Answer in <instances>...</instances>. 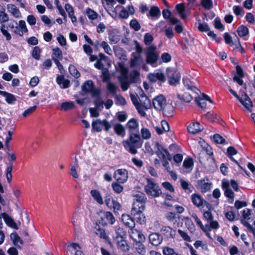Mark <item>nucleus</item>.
Returning a JSON list of instances; mask_svg holds the SVG:
<instances>
[{
    "label": "nucleus",
    "mask_w": 255,
    "mask_h": 255,
    "mask_svg": "<svg viewBox=\"0 0 255 255\" xmlns=\"http://www.w3.org/2000/svg\"><path fill=\"white\" fill-rule=\"evenodd\" d=\"M117 116L118 120L120 122H125L127 118L128 115L125 112H119L117 113Z\"/></svg>",
    "instance_id": "obj_62"
},
{
    "label": "nucleus",
    "mask_w": 255,
    "mask_h": 255,
    "mask_svg": "<svg viewBox=\"0 0 255 255\" xmlns=\"http://www.w3.org/2000/svg\"><path fill=\"white\" fill-rule=\"evenodd\" d=\"M122 220L124 224L130 229H132L135 227V222L134 220L128 214H123Z\"/></svg>",
    "instance_id": "obj_17"
},
{
    "label": "nucleus",
    "mask_w": 255,
    "mask_h": 255,
    "mask_svg": "<svg viewBox=\"0 0 255 255\" xmlns=\"http://www.w3.org/2000/svg\"><path fill=\"white\" fill-rule=\"evenodd\" d=\"M198 29L202 32H207L209 31L210 28L206 23L199 22L198 26Z\"/></svg>",
    "instance_id": "obj_64"
},
{
    "label": "nucleus",
    "mask_w": 255,
    "mask_h": 255,
    "mask_svg": "<svg viewBox=\"0 0 255 255\" xmlns=\"http://www.w3.org/2000/svg\"><path fill=\"white\" fill-rule=\"evenodd\" d=\"M56 81L62 88L66 89L69 87V81L67 79H65L62 75H58L57 77Z\"/></svg>",
    "instance_id": "obj_29"
},
{
    "label": "nucleus",
    "mask_w": 255,
    "mask_h": 255,
    "mask_svg": "<svg viewBox=\"0 0 255 255\" xmlns=\"http://www.w3.org/2000/svg\"><path fill=\"white\" fill-rule=\"evenodd\" d=\"M115 133L122 137L126 135V129L125 127L120 123H116L113 126Z\"/></svg>",
    "instance_id": "obj_23"
},
{
    "label": "nucleus",
    "mask_w": 255,
    "mask_h": 255,
    "mask_svg": "<svg viewBox=\"0 0 255 255\" xmlns=\"http://www.w3.org/2000/svg\"><path fill=\"white\" fill-rule=\"evenodd\" d=\"M69 71L70 74L76 78H78L80 76V73L74 65H70L69 66Z\"/></svg>",
    "instance_id": "obj_47"
},
{
    "label": "nucleus",
    "mask_w": 255,
    "mask_h": 255,
    "mask_svg": "<svg viewBox=\"0 0 255 255\" xmlns=\"http://www.w3.org/2000/svg\"><path fill=\"white\" fill-rule=\"evenodd\" d=\"M117 245L119 249L124 252H127L129 250V246L128 244L127 241L125 240V238L121 239H116L114 240Z\"/></svg>",
    "instance_id": "obj_18"
},
{
    "label": "nucleus",
    "mask_w": 255,
    "mask_h": 255,
    "mask_svg": "<svg viewBox=\"0 0 255 255\" xmlns=\"http://www.w3.org/2000/svg\"><path fill=\"white\" fill-rule=\"evenodd\" d=\"M74 107L75 104L73 102H64L61 104V110L66 111L73 109Z\"/></svg>",
    "instance_id": "obj_40"
},
{
    "label": "nucleus",
    "mask_w": 255,
    "mask_h": 255,
    "mask_svg": "<svg viewBox=\"0 0 255 255\" xmlns=\"http://www.w3.org/2000/svg\"><path fill=\"white\" fill-rule=\"evenodd\" d=\"M166 75L170 85L175 86L179 83L180 75L179 72L176 69L170 68H167Z\"/></svg>",
    "instance_id": "obj_3"
},
{
    "label": "nucleus",
    "mask_w": 255,
    "mask_h": 255,
    "mask_svg": "<svg viewBox=\"0 0 255 255\" xmlns=\"http://www.w3.org/2000/svg\"><path fill=\"white\" fill-rule=\"evenodd\" d=\"M141 134L142 137L145 139H149L151 137V133L146 128H142L141 129Z\"/></svg>",
    "instance_id": "obj_57"
},
{
    "label": "nucleus",
    "mask_w": 255,
    "mask_h": 255,
    "mask_svg": "<svg viewBox=\"0 0 255 255\" xmlns=\"http://www.w3.org/2000/svg\"><path fill=\"white\" fill-rule=\"evenodd\" d=\"M207 160L209 163V165L207 166V169L210 172H214L217 169V165L215 158L211 157L208 158Z\"/></svg>",
    "instance_id": "obj_36"
},
{
    "label": "nucleus",
    "mask_w": 255,
    "mask_h": 255,
    "mask_svg": "<svg viewBox=\"0 0 255 255\" xmlns=\"http://www.w3.org/2000/svg\"><path fill=\"white\" fill-rule=\"evenodd\" d=\"M163 254L164 255H179L173 249L167 247L163 248Z\"/></svg>",
    "instance_id": "obj_52"
},
{
    "label": "nucleus",
    "mask_w": 255,
    "mask_h": 255,
    "mask_svg": "<svg viewBox=\"0 0 255 255\" xmlns=\"http://www.w3.org/2000/svg\"><path fill=\"white\" fill-rule=\"evenodd\" d=\"M134 201L137 202H146V197H145L144 194L141 192H138L134 196Z\"/></svg>",
    "instance_id": "obj_50"
},
{
    "label": "nucleus",
    "mask_w": 255,
    "mask_h": 255,
    "mask_svg": "<svg viewBox=\"0 0 255 255\" xmlns=\"http://www.w3.org/2000/svg\"><path fill=\"white\" fill-rule=\"evenodd\" d=\"M153 40V36L149 33H146L144 36V42L146 45H150Z\"/></svg>",
    "instance_id": "obj_61"
},
{
    "label": "nucleus",
    "mask_w": 255,
    "mask_h": 255,
    "mask_svg": "<svg viewBox=\"0 0 255 255\" xmlns=\"http://www.w3.org/2000/svg\"><path fill=\"white\" fill-rule=\"evenodd\" d=\"M129 136L122 141L125 149L131 154L137 153V149L141 147L143 140L138 133L128 134Z\"/></svg>",
    "instance_id": "obj_1"
},
{
    "label": "nucleus",
    "mask_w": 255,
    "mask_h": 255,
    "mask_svg": "<svg viewBox=\"0 0 255 255\" xmlns=\"http://www.w3.org/2000/svg\"><path fill=\"white\" fill-rule=\"evenodd\" d=\"M160 232L167 238H174L176 235V231L169 226H163Z\"/></svg>",
    "instance_id": "obj_13"
},
{
    "label": "nucleus",
    "mask_w": 255,
    "mask_h": 255,
    "mask_svg": "<svg viewBox=\"0 0 255 255\" xmlns=\"http://www.w3.org/2000/svg\"><path fill=\"white\" fill-rule=\"evenodd\" d=\"M100 46L102 47L105 51V52L109 55H112V50L111 47L109 46V44L107 42L105 41H103L101 44Z\"/></svg>",
    "instance_id": "obj_54"
},
{
    "label": "nucleus",
    "mask_w": 255,
    "mask_h": 255,
    "mask_svg": "<svg viewBox=\"0 0 255 255\" xmlns=\"http://www.w3.org/2000/svg\"><path fill=\"white\" fill-rule=\"evenodd\" d=\"M191 198L192 203L196 206L199 207L203 205L204 200L199 194H193Z\"/></svg>",
    "instance_id": "obj_24"
},
{
    "label": "nucleus",
    "mask_w": 255,
    "mask_h": 255,
    "mask_svg": "<svg viewBox=\"0 0 255 255\" xmlns=\"http://www.w3.org/2000/svg\"><path fill=\"white\" fill-rule=\"evenodd\" d=\"M94 87L93 82L92 80H88L82 86V90L84 92L90 93Z\"/></svg>",
    "instance_id": "obj_35"
},
{
    "label": "nucleus",
    "mask_w": 255,
    "mask_h": 255,
    "mask_svg": "<svg viewBox=\"0 0 255 255\" xmlns=\"http://www.w3.org/2000/svg\"><path fill=\"white\" fill-rule=\"evenodd\" d=\"M149 242L154 246H158L162 242L163 238L159 233H152L148 237Z\"/></svg>",
    "instance_id": "obj_10"
},
{
    "label": "nucleus",
    "mask_w": 255,
    "mask_h": 255,
    "mask_svg": "<svg viewBox=\"0 0 255 255\" xmlns=\"http://www.w3.org/2000/svg\"><path fill=\"white\" fill-rule=\"evenodd\" d=\"M116 236L114 237V240L116 239H121L125 238L126 236V232L123 230V228L120 226H117L115 227Z\"/></svg>",
    "instance_id": "obj_31"
},
{
    "label": "nucleus",
    "mask_w": 255,
    "mask_h": 255,
    "mask_svg": "<svg viewBox=\"0 0 255 255\" xmlns=\"http://www.w3.org/2000/svg\"><path fill=\"white\" fill-rule=\"evenodd\" d=\"M7 8L10 13L12 15L16 18H19L21 17V13L18 8L14 4H8L7 5Z\"/></svg>",
    "instance_id": "obj_28"
},
{
    "label": "nucleus",
    "mask_w": 255,
    "mask_h": 255,
    "mask_svg": "<svg viewBox=\"0 0 255 255\" xmlns=\"http://www.w3.org/2000/svg\"><path fill=\"white\" fill-rule=\"evenodd\" d=\"M185 225L188 228V229L189 230L191 233H193L195 230V226L192 222V221L190 220L187 218L186 219V222H185Z\"/></svg>",
    "instance_id": "obj_60"
},
{
    "label": "nucleus",
    "mask_w": 255,
    "mask_h": 255,
    "mask_svg": "<svg viewBox=\"0 0 255 255\" xmlns=\"http://www.w3.org/2000/svg\"><path fill=\"white\" fill-rule=\"evenodd\" d=\"M118 87L116 85L112 83H109L107 84V89L109 91V92L112 94L113 96H115L116 95V92L117 90Z\"/></svg>",
    "instance_id": "obj_51"
},
{
    "label": "nucleus",
    "mask_w": 255,
    "mask_h": 255,
    "mask_svg": "<svg viewBox=\"0 0 255 255\" xmlns=\"http://www.w3.org/2000/svg\"><path fill=\"white\" fill-rule=\"evenodd\" d=\"M165 99L162 95H159L153 100L152 103L154 108L157 110H161L165 104Z\"/></svg>",
    "instance_id": "obj_11"
},
{
    "label": "nucleus",
    "mask_w": 255,
    "mask_h": 255,
    "mask_svg": "<svg viewBox=\"0 0 255 255\" xmlns=\"http://www.w3.org/2000/svg\"><path fill=\"white\" fill-rule=\"evenodd\" d=\"M188 131L192 134H196L204 129V127L199 123H193L188 126Z\"/></svg>",
    "instance_id": "obj_15"
},
{
    "label": "nucleus",
    "mask_w": 255,
    "mask_h": 255,
    "mask_svg": "<svg viewBox=\"0 0 255 255\" xmlns=\"http://www.w3.org/2000/svg\"><path fill=\"white\" fill-rule=\"evenodd\" d=\"M143 212H139L138 211L134 212H131V214L133 216L134 219L136 220L137 222H139L142 224L145 222V216L142 213Z\"/></svg>",
    "instance_id": "obj_30"
},
{
    "label": "nucleus",
    "mask_w": 255,
    "mask_h": 255,
    "mask_svg": "<svg viewBox=\"0 0 255 255\" xmlns=\"http://www.w3.org/2000/svg\"><path fill=\"white\" fill-rule=\"evenodd\" d=\"M145 202L133 201L131 212H134L136 211L143 212L145 209Z\"/></svg>",
    "instance_id": "obj_25"
},
{
    "label": "nucleus",
    "mask_w": 255,
    "mask_h": 255,
    "mask_svg": "<svg viewBox=\"0 0 255 255\" xmlns=\"http://www.w3.org/2000/svg\"><path fill=\"white\" fill-rule=\"evenodd\" d=\"M143 63V60L141 55L136 54L135 52L131 54L130 66L131 67H139Z\"/></svg>",
    "instance_id": "obj_8"
},
{
    "label": "nucleus",
    "mask_w": 255,
    "mask_h": 255,
    "mask_svg": "<svg viewBox=\"0 0 255 255\" xmlns=\"http://www.w3.org/2000/svg\"><path fill=\"white\" fill-rule=\"evenodd\" d=\"M148 79L152 82H155L157 81H159L160 83H164L166 81L165 76L161 72L149 73L148 75Z\"/></svg>",
    "instance_id": "obj_7"
},
{
    "label": "nucleus",
    "mask_w": 255,
    "mask_h": 255,
    "mask_svg": "<svg viewBox=\"0 0 255 255\" xmlns=\"http://www.w3.org/2000/svg\"><path fill=\"white\" fill-rule=\"evenodd\" d=\"M211 186V183L206 182L204 179L198 181L197 183V187L202 193H205L210 190Z\"/></svg>",
    "instance_id": "obj_21"
},
{
    "label": "nucleus",
    "mask_w": 255,
    "mask_h": 255,
    "mask_svg": "<svg viewBox=\"0 0 255 255\" xmlns=\"http://www.w3.org/2000/svg\"><path fill=\"white\" fill-rule=\"evenodd\" d=\"M41 54V50L38 46L34 47L32 53V57L36 60H39L40 59Z\"/></svg>",
    "instance_id": "obj_49"
},
{
    "label": "nucleus",
    "mask_w": 255,
    "mask_h": 255,
    "mask_svg": "<svg viewBox=\"0 0 255 255\" xmlns=\"http://www.w3.org/2000/svg\"><path fill=\"white\" fill-rule=\"evenodd\" d=\"M233 11L234 13L237 16H243L244 13L243 8L241 6L238 5H235L233 7Z\"/></svg>",
    "instance_id": "obj_59"
},
{
    "label": "nucleus",
    "mask_w": 255,
    "mask_h": 255,
    "mask_svg": "<svg viewBox=\"0 0 255 255\" xmlns=\"http://www.w3.org/2000/svg\"><path fill=\"white\" fill-rule=\"evenodd\" d=\"M147 184L145 186V191L147 194L153 197H158L161 191L158 185L151 178H146Z\"/></svg>",
    "instance_id": "obj_2"
},
{
    "label": "nucleus",
    "mask_w": 255,
    "mask_h": 255,
    "mask_svg": "<svg viewBox=\"0 0 255 255\" xmlns=\"http://www.w3.org/2000/svg\"><path fill=\"white\" fill-rule=\"evenodd\" d=\"M106 203L107 205L113 208L115 213H118V211L121 210V206L120 203L113 199L111 200L110 199H106Z\"/></svg>",
    "instance_id": "obj_19"
},
{
    "label": "nucleus",
    "mask_w": 255,
    "mask_h": 255,
    "mask_svg": "<svg viewBox=\"0 0 255 255\" xmlns=\"http://www.w3.org/2000/svg\"><path fill=\"white\" fill-rule=\"evenodd\" d=\"M109 39L112 44L117 43L120 40V36L113 32L109 34Z\"/></svg>",
    "instance_id": "obj_48"
},
{
    "label": "nucleus",
    "mask_w": 255,
    "mask_h": 255,
    "mask_svg": "<svg viewBox=\"0 0 255 255\" xmlns=\"http://www.w3.org/2000/svg\"><path fill=\"white\" fill-rule=\"evenodd\" d=\"M201 4L207 9H210L213 7V2L212 0H202Z\"/></svg>",
    "instance_id": "obj_58"
},
{
    "label": "nucleus",
    "mask_w": 255,
    "mask_h": 255,
    "mask_svg": "<svg viewBox=\"0 0 255 255\" xmlns=\"http://www.w3.org/2000/svg\"><path fill=\"white\" fill-rule=\"evenodd\" d=\"M183 82L184 86L188 90L192 91L196 94H198V92H200L199 90L196 87V83L194 81H191L187 77H184L183 78Z\"/></svg>",
    "instance_id": "obj_12"
},
{
    "label": "nucleus",
    "mask_w": 255,
    "mask_h": 255,
    "mask_svg": "<svg viewBox=\"0 0 255 255\" xmlns=\"http://www.w3.org/2000/svg\"><path fill=\"white\" fill-rule=\"evenodd\" d=\"M139 76V72L137 70H134L132 71L129 75V78L131 83L136 82L137 78Z\"/></svg>",
    "instance_id": "obj_46"
},
{
    "label": "nucleus",
    "mask_w": 255,
    "mask_h": 255,
    "mask_svg": "<svg viewBox=\"0 0 255 255\" xmlns=\"http://www.w3.org/2000/svg\"><path fill=\"white\" fill-rule=\"evenodd\" d=\"M114 97L116 100V104L122 106L126 104V100L122 96L116 95Z\"/></svg>",
    "instance_id": "obj_53"
},
{
    "label": "nucleus",
    "mask_w": 255,
    "mask_h": 255,
    "mask_svg": "<svg viewBox=\"0 0 255 255\" xmlns=\"http://www.w3.org/2000/svg\"><path fill=\"white\" fill-rule=\"evenodd\" d=\"M181 186L182 188L187 193H190L193 191L194 187L191 183H189L187 181L181 180Z\"/></svg>",
    "instance_id": "obj_33"
},
{
    "label": "nucleus",
    "mask_w": 255,
    "mask_h": 255,
    "mask_svg": "<svg viewBox=\"0 0 255 255\" xmlns=\"http://www.w3.org/2000/svg\"><path fill=\"white\" fill-rule=\"evenodd\" d=\"M155 150V153L160 159H163L165 157V150L166 149L164 148L160 144L156 142L154 146Z\"/></svg>",
    "instance_id": "obj_22"
},
{
    "label": "nucleus",
    "mask_w": 255,
    "mask_h": 255,
    "mask_svg": "<svg viewBox=\"0 0 255 255\" xmlns=\"http://www.w3.org/2000/svg\"><path fill=\"white\" fill-rule=\"evenodd\" d=\"M135 251L140 255H144L146 253L145 246L141 242H137L134 245Z\"/></svg>",
    "instance_id": "obj_37"
},
{
    "label": "nucleus",
    "mask_w": 255,
    "mask_h": 255,
    "mask_svg": "<svg viewBox=\"0 0 255 255\" xmlns=\"http://www.w3.org/2000/svg\"><path fill=\"white\" fill-rule=\"evenodd\" d=\"M115 222V219L113 214L110 212H103L101 216V220L99 223L103 226L107 225L108 224L113 225Z\"/></svg>",
    "instance_id": "obj_6"
},
{
    "label": "nucleus",
    "mask_w": 255,
    "mask_h": 255,
    "mask_svg": "<svg viewBox=\"0 0 255 255\" xmlns=\"http://www.w3.org/2000/svg\"><path fill=\"white\" fill-rule=\"evenodd\" d=\"M161 110L165 115L171 116L173 113V107L170 104H165Z\"/></svg>",
    "instance_id": "obj_38"
},
{
    "label": "nucleus",
    "mask_w": 255,
    "mask_h": 255,
    "mask_svg": "<svg viewBox=\"0 0 255 255\" xmlns=\"http://www.w3.org/2000/svg\"><path fill=\"white\" fill-rule=\"evenodd\" d=\"M176 9L179 13L182 18H185L186 16L185 14V6L183 3H179L176 5Z\"/></svg>",
    "instance_id": "obj_42"
},
{
    "label": "nucleus",
    "mask_w": 255,
    "mask_h": 255,
    "mask_svg": "<svg viewBox=\"0 0 255 255\" xmlns=\"http://www.w3.org/2000/svg\"><path fill=\"white\" fill-rule=\"evenodd\" d=\"M120 183L118 182H114L112 184L113 190L118 194L121 193L124 190L123 186L120 185Z\"/></svg>",
    "instance_id": "obj_44"
},
{
    "label": "nucleus",
    "mask_w": 255,
    "mask_h": 255,
    "mask_svg": "<svg viewBox=\"0 0 255 255\" xmlns=\"http://www.w3.org/2000/svg\"><path fill=\"white\" fill-rule=\"evenodd\" d=\"M10 239L12 241L13 245L18 248H21L20 245L23 244V241L16 233H12L10 234Z\"/></svg>",
    "instance_id": "obj_26"
},
{
    "label": "nucleus",
    "mask_w": 255,
    "mask_h": 255,
    "mask_svg": "<svg viewBox=\"0 0 255 255\" xmlns=\"http://www.w3.org/2000/svg\"><path fill=\"white\" fill-rule=\"evenodd\" d=\"M156 47L153 45L149 46L146 52V62L147 64L152 65L153 67L156 66L157 60L158 55L155 52Z\"/></svg>",
    "instance_id": "obj_4"
},
{
    "label": "nucleus",
    "mask_w": 255,
    "mask_h": 255,
    "mask_svg": "<svg viewBox=\"0 0 255 255\" xmlns=\"http://www.w3.org/2000/svg\"><path fill=\"white\" fill-rule=\"evenodd\" d=\"M237 32L240 37H244L248 34L249 29L247 26L242 25L238 27Z\"/></svg>",
    "instance_id": "obj_39"
},
{
    "label": "nucleus",
    "mask_w": 255,
    "mask_h": 255,
    "mask_svg": "<svg viewBox=\"0 0 255 255\" xmlns=\"http://www.w3.org/2000/svg\"><path fill=\"white\" fill-rule=\"evenodd\" d=\"M183 166L184 167L186 168H189L192 167L193 166V161L192 158H186L183 162Z\"/></svg>",
    "instance_id": "obj_63"
},
{
    "label": "nucleus",
    "mask_w": 255,
    "mask_h": 255,
    "mask_svg": "<svg viewBox=\"0 0 255 255\" xmlns=\"http://www.w3.org/2000/svg\"><path fill=\"white\" fill-rule=\"evenodd\" d=\"M129 25L131 28L135 31H138L140 29V25L136 19H133L130 20Z\"/></svg>",
    "instance_id": "obj_45"
},
{
    "label": "nucleus",
    "mask_w": 255,
    "mask_h": 255,
    "mask_svg": "<svg viewBox=\"0 0 255 255\" xmlns=\"http://www.w3.org/2000/svg\"><path fill=\"white\" fill-rule=\"evenodd\" d=\"M4 10L5 9L1 6L0 9V21L2 22L7 21L8 20V15L5 13Z\"/></svg>",
    "instance_id": "obj_56"
},
{
    "label": "nucleus",
    "mask_w": 255,
    "mask_h": 255,
    "mask_svg": "<svg viewBox=\"0 0 255 255\" xmlns=\"http://www.w3.org/2000/svg\"><path fill=\"white\" fill-rule=\"evenodd\" d=\"M0 95L5 98L6 102L9 104H13L16 100V98L13 94L8 92L0 91Z\"/></svg>",
    "instance_id": "obj_27"
},
{
    "label": "nucleus",
    "mask_w": 255,
    "mask_h": 255,
    "mask_svg": "<svg viewBox=\"0 0 255 255\" xmlns=\"http://www.w3.org/2000/svg\"><path fill=\"white\" fill-rule=\"evenodd\" d=\"M239 101L245 106V107L250 110V109L253 107V104L251 100L250 97L247 95L246 93L244 94L240 97Z\"/></svg>",
    "instance_id": "obj_16"
},
{
    "label": "nucleus",
    "mask_w": 255,
    "mask_h": 255,
    "mask_svg": "<svg viewBox=\"0 0 255 255\" xmlns=\"http://www.w3.org/2000/svg\"><path fill=\"white\" fill-rule=\"evenodd\" d=\"M90 194L99 204H103V198L99 191L97 190H92L90 191Z\"/></svg>",
    "instance_id": "obj_34"
},
{
    "label": "nucleus",
    "mask_w": 255,
    "mask_h": 255,
    "mask_svg": "<svg viewBox=\"0 0 255 255\" xmlns=\"http://www.w3.org/2000/svg\"><path fill=\"white\" fill-rule=\"evenodd\" d=\"M177 97L179 99L183 101L186 103H190L193 99L191 95L188 93H185L183 95H177Z\"/></svg>",
    "instance_id": "obj_41"
},
{
    "label": "nucleus",
    "mask_w": 255,
    "mask_h": 255,
    "mask_svg": "<svg viewBox=\"0 0 255 255\" xmlns=\"http://www.w3.org/2000/svg\"><path fill=\"white\" fill-rule=\"evenodd\" d=\"M128 134L138 133V123L134 118L130 119L127 124Z\"/></svg>",
    "instance_id": "obj_9"
},
{
    "label": "nucleus",
    "mask_w": 255,
    "mask_h": 255,
    "mask_svg": "<svg viewBox=\"0 0 255 255\" xmlns=\"http://www.w3.org/2000/svg\"><path fill=\"white\" fill-rule=\"evenodd\" d=\"M237 40H235L234 42H232V45H234L236 49H238L241 53H245L244 48L241 46L239 38L236 36Z\"/></svg>",
    "instance_id": "obj_55"
},
{
    "label": "nucleus",
    "mask_w": 255,
    "mask_h": 255,
    "mask_svg": "<svg viewBox=\"0 0 255 255\" xmlns=\"http://www.w3.org/2000/svg\"><path fill=\"white\" fill-rule=\"evenodd\" d=\"M237 74L233 77V80L237 82L240 85H243V80L242 79L244 77V72L241 66L237 65L236 67Z\"/></svg>",
    "instance_id": "obj_14"
},
{
    "label": "nucleus",
    "mask_w": 255,
    "mask_h": 255,
    "mask_svg": "<svg viewBox=\"0 0 255 255\" xmlns=\"http://www.w3.org/2000/svg\"><path fill=\"white\" fill-rule=\"evenodd\" d=\"M1 215L5 223L7 226L16 230L18 229L16 224L7 214L6 213H1Z\"/></svg>",
    "instance_id": "obj_20"
},
{
    "label": "nucleus",
    "mask_w": 255,
    "mask_h": 255,
    "mask_svg": "<svg viewBox=\"0 0 255 255\" xmlns=\"http://www.w3.org/2000/svg\"><path fill=\"white\" fill-rule=\"evenodd\" d=\"M114 178L120 183L126 182L128 178V171L125 169H119L114 173Z\"/></svg>",
    "instance_id": "obj_5"
},
{
    "label": "nucleus",
    "mask_w": 255,
    "mask_h": 255,
    "mask_svg": "<svg viewBox=\"0 0 255 255\" xmlns=\"http://www.w3.org/2000/svg\"><path fill=\"white\" fill-rule=\"evenodd\" d=\"M86 14L88 18L91 20L96 19L98 16V14L94 10L90 8H88L86 10Z\"/></svg>",
    "instance_id": "obj_43"
},
{
    "label": "nucleus",
    "mask_w": 255,
    "mask_h": 255,
    "mask_svg": "<svg viewBox=\"0 0 255 255\" xmlns=\"http://www.w3.org/2000/svg\"><path fill=\"white\" fill-rule=\"evenodd\" d=\"M160 15V11L159 8L157 6H152L147 14L148 16H151L153 19L154 18H157Z\"/></svg>",
    "instance_id": "obj_32"
}]
</instances>
